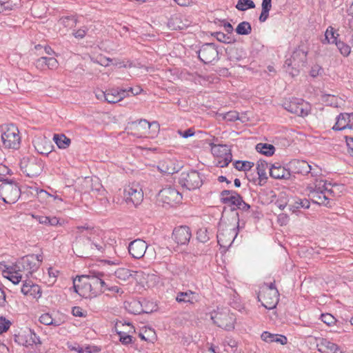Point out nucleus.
<instances>
[{
	"label": "nucleus",
	"instance_id": "1",
	"mask_svg": "<svg viewBox=\"0 0 353 353\" xmlns=\"http://www.w3.org/2000/svg\"><path fill=\"white\" fill-rule=\"evenodd\" d=\"M77 236L73 245V250L79 257H89L97 252H102L104 244L94 240L95 230L88 225L77 227Z\"/></svg>",
	"mask_w": 353,
	"mask_h": 353
},
{
	"label": "nucleus",
	"instance_id": "2",
	"mask_svg": "<svg viewBox=\"0 0 353 353\" xmlns=\"http://www.w3.org/2000/svg\"><path fill=\"white\" fill-rule=\"evenodd\" d=\"M1 137L3 146L8 149H18L20 145L21 138L18 128L13 124L2 126Z\"/></svg>",
	"mask_w": 353,
	"mask_h": 353
},
{
	"label": "nucleus",
	"instance_id": "3",
	"mask_svg": "<svg viewBox=\"0 0 353 353\" xmlns=\"http://www.w3.org/2000/svg\"><path fill=\"white\" fill-rule=\"evenodd\" d=\"M21 190L13 180L4 181L0 185V198L6 203H14L20 197Z\"/></svg>",
	"mask_w": 353,
	"mask_h": 353
},
{
	"label": "nucleus",
	"instance_id": "4",
	"mask_svg": "<svg viewBox=\"0 0 353 353\" xmlns=\"http://www.w3.org/2000/svg\"><path fill=\"white\" fill-rule=\"evenodd\" d=\"M21 170L29 177L39 176L43 168V164L40 159L35 157H24L20 161Z\"/></svg>",
	"mask_w": 353,
	"mask_h": 353
},
{
	"label": "nucleus",
	"instance_id": "5",
	"mask_svg": "<svg viewBox=\"0 0 353 353\" xmlns=\"http://www.w3.org/2000/svg\"><path fill=\"white\" fill-rule=\"evenodd\" d=\"M179 183L188 190H194L200 188L203 181L200 173L196 170L183 172L180 174Z\"/></svg>",
	"mask_w": 353,
	"mask_h": 353
},
{
	"label": "nucleus",
	"instance_id": "6",
	"mask_svg": "<svg viewBox=\"0 0 353 353\" xmlns=\"http://www.w3.org/2000/svg\"><path fill=\"white\" fill-rule=\"evenodd\" d=\"M211 319L214 324L225 330H232L234 328L235 317L228 310L215 312L211 314Z\"/></svg>",
	"mask_w": 353,
	"mask_h": 353
},
{
	"label": "nucleus",
	"instance_id": "7",
	"mask_svg": "<svg viewBox=\"0 0 353 353\" xmlns=\"http://www.w3.org/2000/svg\"><path fill=\"white\" fill-rule=\"evenodd\" d=\"M284 108L298 116L305 117L310 110V105L301 99L292 98L283 103Z\"/></svg>",
	"mask_w": 353,
	"mask_h": 353
},
{
	"label": "nucleus",
	"instance_id": "8",
	"mask_svg": "<svg viewBox=\"0 0 353 353\" xmlns=\"http://www.w3.org/2000/svg\"><path fill=\"white\" fill-rule=\"evenodd\" d=\"M159 199L163 204L174 206L182 201V194L175 188L165 187L159 192Z\"/></svg>",
	"mask_w": 353,
	"mask_h": 353
},
{
	"label": "nucleus",
	"instance_id": "9",
	"mask_svg": "<svg viewBox=\"0 0 353 353\" xmlns=\"http://www.w3.org/2000/svg\"><path fill=\"white\" fill-rule=\"evenodd\" d=\"M279 293L277 290H261L258 295L259 301L261 302L262 305L268 310H272L276 307L279 303Z\"/></svg>",
	"mask_w": 353,
	"mask_h": 353
},
{
	"label": "nucleus",
	"instance_id": "10",
	"mask_svg": "<svg viewBox=\"0 0 353 353\" xmlns=\"http://www.w3.org/2000/svg\"><path fill=\"white\" fill-rule=\"evenodd\" d=\"M321 183L322 182H316L314 188H310L309 196L314 203L330 207L332 199L326 194V192L321 191Z\"/></svg>",
	"mask_w": 353,
	"mask_h": 353
},
{
	"label": "nucleus",
	"instance_id": "11",
	"mask_svg": "<svg viewBox=\"0 0 353 353\" xmlns=\"http://www.w3.org/2000/svg\"><path fill=\"white\" fill-rule=\"evenodd\" d=\"M198 54L199 59L205 64L219 59V52L215 45L212 43L203 44L198 51Z\"/></svg>",
	"mask_w": 353,
	"mask_h": 353
},
{
	"label": "nucleus",
	"instance_id": "12",
	"mask_svg": "<svg viewBox=\"0 0 353 353\" xmlns=\"http://www.w3.org/2000/svg\"><path fill=\"white\" fill-rule=\"evenodd\" d=\"M104 275L103 272L95 271H90L89 274L85 275L92 288L94 294L97 296L103 292L106 288V283L103 279Z\"/></svg>",
	"mask_w": 353,
	"mask_h": 353
},
{
	"label": "nucleus",
	"instance_id": "13",
	"mask_svg": "<svg viewBox=\"0 0 353 353\" xmlns=\"http://www.w3.org/2000/svg\"><path fill=\"white\" fill-rule=\"evenodd\" d=\"M123 196L128 203H132L136 206L142 201L143 193L138 185L132 184L125 188Z\"/></svg>",
	"mask_w": 353,
	"mask_h": 353
},
{
	"label": "nucleus",
	"instance_id": "14",
	"mask_svg": "<svg viewBox=\"0 0 353 353\" xmlns=\"http://www.w3.org/2000/svg\"><path fill=\"white\" fill-rule=\"evenodd\" d=\"M307 54L306 51L299 47L294 50L291 57L285 61V65L293 69L303 66L307 61Z\"/></svg>",
	"mask_w": 353,
	"mask_h": 353
},
{
	"label": "nucleus",
	"instance_id": "15",
	"mask_svg": "<svg viewBox=\"0 0 353 353\" xmlns=\"http://www.w3.org/2000/svg\"><path fill=\"white\" fill-rule=\"evenodd\" d=\"M151 126H154L159 128V124L157 121L150 123L146 119H140L139 121H134L130 125V129L134 130V132H131L132 134L141 137L146 134V132Z\"/></svg>",
	"mask_w": 353,
	"mask_h": 353
},
{
	"label": "nucleus",
	"instance_id": "16",
	"mask_svg": "<svg viewBox=\"0 0 353 353\" xmlns=\"http://www.w3.org/2000/svg\"><path fill=\"white\" fill-rule=\"evenodd\" d=\"M237 232L235 228H226L220 230L217 234V241L221 247H230L234 241Z\"/></svg>",
	"mask_w": 353,
	"mask_h": 353
},
{
	"label": "nucleus",
	"instance_id": "17",
	"mask_svg": "<svg viewBox=\"0 0 353 353\" xmlns=\"http://www.w3.org/2000/svg\"><path fill=\"white\" fill-rule=\"evenodd\" d=\"M43 260L41 255L31 254L21 259V265L23 269L28 271V274H32L37 271Z\"/></svg>",
	"mask_w": 353,
	"mask_h": 353
},
{
	"label": "nucleus",
	"instance_id": "18",
	"mask_svg": "<svg viewBox=\"0 0 353 353\" xmlns=\"http://www.w3.org/2000/svg\"><path fill=\"white\" fill-rule=\"evenodd\" d=\"M213 152L220 153L216 162V165L220 168H224L228 165V164L232 160V154L230 150L226 145H219L212 149Z\"/></svg>",
	"mask_w": 353,
	"mask_h": 353
},
{
	"label": "nucleus",
	"instance_id": "19",
	"mask_svg": "<svg viewBox=\"0 0 353 353\" xmlns=\"http://www.w3.org/2000/svg\"><path fill=\"white\" fill-rule=\"evenodd\" d=\"M182 165L174 159H166L161 161L158 165L159 170L165 174H173L179 172Z\"/></svg>",
	"mask_w": 353,
	"mask_h": 353
},
{
	"label": "nucleus",
	"instance_id": "20",
	"mask_svg": "<svg viewBox=\"0 0 353 353\" xmlns=\"http://www.w3.org/2000/svg\"><path fill=\"white\" fill-rule=\"evenodd\" d=\"M147 248L148 245L145 241L139 239L134 240L128 245L129 253L134 259L142 258Z\"/></svg>",
	"mask_w": 353,
	"mask_h": 353
},
{
	"label": "nucleus",
	"instance_id": "21",
	"mask_svg": "<svg viewBox=\"0 0 353 353\" xmlns=\"http://www.w3.org/2000/svg\"><path fill=\"white\" fill-rule=\"evenodd\" d=\"M192 236L191 231L188 226H180L174 228L172 238L179 245H185L190 241Z\"/></svg>",
	"mask_w": 353,
	"mask_h": 353
},
{
	"label": "nucleus",
	"instance_id": "22",
	"mask_svg": "<svg viewBox=\"0 0 353 353\" xmlns=\"http://www.w3.org/2000/svg\"><path fill=\"white\" fill-rule=\"evenodd\" d=\"M221 201L223 204H227L230 206H236L241 201L242 196L236 191L233 190H223L221 194Z\"/></svg>",
	"mask_w": 353,
	"mask_h": 353
},
{
	"label": "nucleus",
	"instance_id": "23",
	"mask_svg": "<svg viewBox=\"0 0 353 353\" xmlns=\"http://www.w3.org/2000/svg\"><path fill=\"white\" fill-rule=\"evenodd\" d=\"M78 282L81 283V288L78 290V294L79 296L85 299H91L97 296V294H94L92 288L85 275L78 276Z\"/></svg>",
	"mask_w": 353,
	"mask_h": 353
},
{
	"label": "nucleus",
	"instance_id": "24",
	"mask_svg": "<svg viewBox=\"0 0 353 353\" xmlns=\"http://www.w3.org/2000/svg\"><path fill=\"white\" fill-rule=\"evenodd\" d=\"M270 175L276 179H290L291 176L290 171L285 169V167L279 163L272 164L269 168Z\"/></svg>",
	"mask_w": 353,
	"mask_h": 353
},
{
	"label": "nucleus",
	"instance_id": "25",
	"mask_svg": "<svg viewBox=\"0 0 353 353\" xmlns=\"http://www.w3.org/2000/svg\"><path fill=\"white\" fill-rule=\"evenodd\" d=\"M21 292L26 296L38 299L41 296V290L39 285L31 281H26L21 287Z\"/></svg>",
	"mask_w": 353,
	"mask_h": 353
},
{
	"label": "nucleus",
	"instance_id": "26",
	"mask_svg": "<svg viewBox=\"0 0 353 353\" xmlns=\"http://www.w3.org/2000/svg\"><path fill=\"white\" fill-rule=\"evenodd\" d=\"M188 20L184 19L181 14L173 15L168 21V26L172 30H183L190 26Z\"/></svg>",
	"mask_w": 353,
	"mask_h": 353
},
{
	"label": "nucleus",
	"instance_id": "27",
	"mask_svg": "<svg viewBox=\"0 0 353 353\" xmlns=\"http://www.w3.org/2000/svg\"><path fill=\"white\" fill-rule=\"evenodd\" d=\"M290 167L294 173L307 174L311 171V165L303 160H293L290 162Z\"/></svg>",
	"mask_w": 353,
	"mask_h": 353
},
{
	"label": "nucleus",
	"instance_id": "28",
	"mask_svg": "<svg viewBox=\"0 0 353 353\" xmlns=\"http://www.w3.org/2000/svg\"><path fill=\"white\" fill-rule=\"evenodd\" d=\"M126 97V90L111 89L106 90V101L110 103H115Z\"/></svg>",
	"mask_w": 353,
	"mask_h": 353
},
{
	"label": "nucleus",
	"instance_id": "29",
	"mask_svg": "<svg viewBox=\"0 0 353 353\" xmlns=\"http://www.w3.org/2000/svg\"><path fill=\"white\" fill-rule=\"evenodd\" d=\"M261 338L263 341L268 343L275 342L281 345H285L288 342V339L285 336L272 334L267 331H265L261 334Z\"/></svg>",
	"mask_w": 353,
	"mask_h": 353
},
{
	"label": "nucleus",
	"instance_id": "30",
	"mask_svg": "<svg viewBox=\"0 0 353 353\" xmlns=\"http://www.w3.org/2000/svg\"><path fill=\"white\" fill-rule=\"evenodd\" d=\"M318 350L322 353H336L339 348V346L330 342V341L322 339L317 344Z\"/></svg>",
	"mask_w": 353,
	"mask_h": 353
},
{
	"label": "nucleus",
	"instance_id": "31",
	"mask_svg": "<svg viewBox=\"0 0 353 353\" xmlns=\"http://www.w3.org/2000/svg\"><path fill=\"white\" fill-rule=\"evenodd\" d=\"M351 113H341L336 117V122L332 127L334 130H343L348 128Z\"/></svg>",
	"mask_w": 353,
	"mask_h": 353
},
{
	"label": "nucleus",
	"instance_id": "32",
	"mask_svg": "<svg viewBox=\"0 0 353 353\" xmlns=\"http://www.w3.org/2000/svg\"><path fill=\"white\" fill-rule=\"evenodd\" d=\"M176 300L179 303H193L195 299V293L191 290L187 292H180L177 294Z\"/></svg>",
	"mask_w": 353,
	"mask_h": 353
},
{
	"label": "nucleus",
	"instance_id": "33",
	"mask_svg": "<svg viewBox=\"0 0 353 353\" xmlns=\"http://www.w3.org/2000/svg\"><path fill=\"white\" fill-rule=\"evenodd\" d=\"M53 141L60 149H65L70 145L71 141L63 134H54Z\"/></svg>",
	"mask_w": 353,
	"mask_h": 353
},
{
	"label": "nucleus",
	"instance_id": "34",
	"mask_svg": "<svg viewBox=\"0 0 353 353\" xmlns=\"http://www.w3.org/2000/svg\"><path fill=\"white\" fill-rule=\"evenodd\" d=\"M256 150L257 152L268 157L272 156L275 152L274 145L262 143H258L256 145Z\"/></svg>",
	"mask_w": 353,
	"mask_h": 353
},
{
	"label": "nucleus",
	"instance_id": "35",
	"mask_svg": "<svg viewBox=\"0 0 353 353\" xmlns=\"http://www.w3.org/2000/svg\"><path fill=\"white\" fill-rule=\"evenodd\" d=\"M310 208V201L306 199H297L294 200L292 204L290 205V209L295 212L300 208L308 209Z\"/></svg>",
	"mask_w": 353,
	"mask_h": 353
},
{
	"label": "nucleus",
	"instance_id": "36",
	"mask_svg": "<svg viewBox=\"0 0 353 353\" xmlns=\"http://www.w3.org/2000/svg\"><path fill=\"white\" fill-rule=\"evenodd\" d=\"M269 168L268 163L265 161H259L257 163L256 170L260 180L267 179L266 170Z\"/></svg>",
	"mask_w": 353,
	"mask_h": 353
},
{
	"label": "nucleus",
	"instance_id": "37",
	"mask_svg": "<svg viewBox=\"0 0 353 353\" xmlns=\"http://www.w3.org/2000/svg\"><path fill=\"white\" fill-rule=\"evenodd\" d=\"M91 190L94 194L103 195L105 190L101 183L99 178L94 177L91 179Z\"/></svg>",
	"mask_w": 353,
	"mask_h": 353
},
{
	"label": "nucleus",
	"instance_id": "38",
	"mask_svg": "<svg viewBox=\"0 0 353 353\" xmlns=\"http://www.w3.org/2000/svg\"><path fill=\"white\" fill-rule=\"evenodd\" d=\"M251 25L248 21L241 22L236 28V32L239 35H248L251 32Z\"/></svg>",
	"mask_w": 353,
	"mask_h": 353
},
{
	"label": "nucleus",
	"instance_id": "39",
	"mask_svg": "<svg viewBox=\"0 0 353 353\" xmlns=\"http://www.w3.org/2000/svg\"><path fill=\"white\" fill-rule=\"evenodd\" d=\"M132 271L127 268H118L115 271V276L121 281H127L132 276Z\"/></svg>",
	"mask_w": 353,
	"mask_h": 353
},
{
	"label": "nucleus",
	"instance_id": "40",
	"mask_svg": "<svg viewBox=\"0 0 353 353\" xmlns=\"http://www.w3.org/2000/svg\"><path fill=\"white\" fill-rule=\"evenodd\" d=\"M77 19L74 16H66L61 17L59 22L61 25L68 28H72L77 24Z\"/></svg>",
	"mask_w": 353,
	"mask_h": 353
},
{
	"label": "nucleus",
	"instance_id": "41",
	"mask_svg": "<svg viewBox=\"0 0 353 353\" xmlns=\"http://www.w3.org/2000/svg\"><path fill=\"white\" fill-rule=\"evenodd\" d=\"M255 4L252 0H238L236 8L240 11H245L250 8H254Z\"/></svg>",
	"mask_w": 353,
	"mask_h": 353
},
{
	"label": "nucleus",
	"instance_id": "42",
	"mask_svg": "<svg viewBox=\"0 0 353 353\" xmlns=\"http://www.w3.org/2000/svg\"><path fill=\"white\" fill-rule=\"evenodd\" d=\"M254 166V163L250 161H236L234 167L236 170L241 171L250 170Z\"/></svg>",
	"mask_w": 353,
	"mask_h": 353
},
{
	"label": "nucleus",
	"instance_id": "43",
	"mask_svg": "<svg viewBox=\"0 0 353 353\" xmlns=\"http://www.w3.org/2000/svg\"><path fill=\"white\" fill-rule=\"evenodd\" d=\"M335 44L341 54L344 57H347L350 54L351 48L347 44L341 41H336Z\"/></svg>",
	"mask_w": 353,
	"mask_h": 353
},
{
	"label": "nucleus",
	"instance_id": "44",
	"mask_svg": "<svg viewBox=\"0 0 353 353\" xmlns=\"http://www.w3.org/2000/svg\"><path fill=\"white\" fill-rule=\"evenodd\" d=\"M119 324L117 323L115 329L119 336V341L125 345H128L132 342V336L130 334H125L124 332L118 330Z\"/></svg>",
	"mask_w": 353,
	"mask_h": 353
},
{
	"label": "nucleus",
	"instance_id": "45",
	"mask_svg": "<svg viewBox=\"0 0 353 353\" xmlns=\"http://www.w3.org/2000/svg\"><path fill=\"white\" fill-rule=\"evenodd\" d=\"M325 39L327 41L328 43H336V41H338L336 39V37H335V31L334 29L330 26L325 33Z\"/></svg>",
	"mask_w": 353,
	"mask_h": 353
},
{
	"label": "nucleus",
	"instance_id": "46",
	"mask_svg": "<svg viewBox=\"0 0 353 353\" xmlns=\"http://www.w3.org/2000/svg\"><path fill=\"white\" fill-rule=\"evenodd\" d=\"M28 336L30 337L29 339H27L26 341V343H23V345H24L25 346L28 347L33 344L37 345L41 343L39 337L34 332L30 330Z\"/></svg>",
	"mask_w": 353,
	"mask_h": 353
},
{
	"label": "nucleus",
	"instance_id": "47",
	"mask_svg": "<svg viewBox=\"0 0 353 353\" xmlns=\"http://www.w3.org/2000/svg\"><path fill=\"white\" fill-rule=\"evenodd\" d=\"M244 57V53L242 49H232L230 51V59L234 61H240Z\"/></svg>",
	"mask_w": 353,
	"mask_h": 353
},
{
	"label": "nucleus",
	"instance_id": "48",
	"mask_svg": "<svg viewBox=\"0 0 353 353\" xmlns=\"http://www.w3.org/2000/svg\"><path fill=\"white\" fill-rule=\"evenodd\" d=\"M212 35L215 37L219 41L225 43H230L232 42V38L228 36V34H225L221 32H215L212 34Z\"/></svg>",
	"mask_w": 353,
	"mask_h": 353
},
{
	"label": "nucleus",
	"instance_id": "49",
	"mask_svg": "<svg viewBox=\"0 0 353 353\" xmlns=\"http://www.w3.org/2000/svg\"><path fill=\"white\" fill-rule=\"evenodd\" d=\"M206 229H199L196 232V238L201 243H205L209 240Z\"/></svg>",
	"mask_w": 353,
	"mask_h": 353
},
{
	"label": "nucleus",
	"instance_id": "50",
	"mask_svg": "<svg viewBox=\"0 0 353 353\" xmlns=\"http://www.w3.org/2000/svg\"><path fill=\"white\" fill-rule=\"evenodd\" d=\"M11 325V322L5 317L0 316V334L6 332Z\"/></svg>",
	"mask_w": 353,
	"mask_h": 353
},
{
	"label": "nucleus",
	"instance_id": "51",
	"mask_svg": "<svg viewBox=\"0 0 353 353\" xmlns=\"http://www.w3.org/2000/svg\"><path fill=\"white\" fill-rule=\"evenodd\" d=\"M9 274L10 275L6 276V277L8 278L10 281H11L12 283L18 284L21 281L22 276L18 272H14V274L9 272Z\"/></svg>",
	"mask_w": 353,
	"mask_h": 353
},
{
	"label": "nucleus",
	"instance_id": "52",
	"mask_svg": "<svg viewBox=\"0 0 353 353\" xmlns=\"http://www.w3.org/2000/svg\"><path fill=\"white\" fill-rule=\"evenodd\" d=\"M224 119L229 121H235L240 119L239 112L236 111H230L227 112L224 116Z\"/></svg>",
	"mask_w": 353,
	"mask_h": 353
},
{
	"label": "nucleus",
	"instance_id": "53",
	"mask_svg": "<svg viewBox=\"0 0 353 353\" xmlns=\"http://www.w3.org/2000/svg\"><path fill=\"white\" fill-rule=\"evenodd\" d=\"M35 65L38 69L44 70L47 67V57H42L37 59Z\"/></svg>",
	"mask_w": 353,
	"mask_h": 353
},
{
	"label": "nucleus",
	"instance_id": "54",
	"mask_svg": "<svg viewBox=\"0 0 353 353\" xmlns=\"http://www.w3.org/2000/svg\"><path fill=\"white\" fill-rule=\"evenodd\" d=\"M39 321L46 325H50L52 323V316L48 314V313H46V314H43L40 317H39Z\"/></svg>",
	"mask_w": 353,
	"mask_h": 353
},
{
	"label": "nucleus",
	"instance_id": "55",
	"mask_svg": "<svg viewBox=\"0 0 353 353\" xmlns=\"http://www.w3.org/2000/svg\"><path fill=\"white\" fill-rule=\"evenodd\" d=\"M321 320L325 324L330 325L335 323L334 317L330 314H325L321 315Z\"/></svg>",
	"mask_w": 353,
	"mask_h": 353
},
{
	"label": "nucleus",
	"instance_id": "56",
	"mask_svg": "<svg viewBox=\"0 0 353 353\" xmlns=\"http://www.w3.org/2000/svg\"><path fill=\"white\" fill-rule=\"evenodd\" d=\"M345 141L347 147V152L353 157V137L351 136H345Z\"/></svg>",
	"mask_w": 353,
	"mask_h": 353
},
{
	"label": "nucleus",
	"instance_id": "57",
	"mask_svg": "<svg viewBox=\"0 0 353 353\" xmlns=\"http://www.w3.org/2000/svg\"><path fill=\"white\" fill-rule=\"evenodd\" d=\"M59 63L55 58L47 57V68L50 70L56 69Z\"/></svg>",
	"mask_w": 353,
	"mask_h": 353
},
{
	"label": "nucleus",
	"instance_id": "58",
	"mask_svg": "<svg viewBox=\"0 0 353 353\" xmlns=\"http://www.w3.org/2000/svg\"><path fill=\"white\" fill-rule=\"evenodd\" d=\"M178 133L185 139H187L188 137H190L194 134V131L192 128H188V130L185 131L179 130Z\"/></svg>",
	"mask_w": 353,
	"mask_h": 353
},
{
	"label": "nucleus",
	"instance_id": "59",
	"mask_svg": "<svg viewBox=\"0 0 353 353\" xmlns=\"http://www.w3.org/2000/svg\"><path fill=\"white\" fill-rule=\"evenodd\" d=\"M322 70L323 69L321 66L316 65L312 68L310 70V75L313 77H316L321 74Z\"/></svg>",
	"mask_w": 353,
	"mask_h": 353
},
{
	"label": "nucleus",
	"instance_id": "60",
	"mask_svg": "<svg viewBox=\"0 0 353 353\" xmlns=\"http://www.w3.org/2000/svg\"><path fill=\"white\" fill-rule=\"evenodd\" d=\"M87 30H88L85 28H80L76 32H74L73 33V35L77 39H83L85 36Z\"/></svg>",
	"mask_w": 353,
	"mask_h": 353
},
{
	"label": "nucleus",
	"instance_id": "61",
	"mask_svg": "<svg viewBox=\"0 0 353 353\" xmlns=\"http://www.w3.org/2000/svg\"><path fill=\"white\" fill-rule=\"evenodd\" d=\"M72 313L74 316H85L84 312L80 307H74L72 308Z\"/></svg>",
	"mask_w": 353,
	"mask_h": 353
},
{
	"label": "nucleus",
	"instance_id": "62",
	"mask_svg": "<svg viewBox=\"0 0 353 353\" xmlns=\"http://www.w3.org/2000/svg\"><path fill=\"white\" fill-rule=\"evenodd\" d=\"M47 225H52V226H57V225H61V223H60V221L58 218H57L56 216H48V224Z\"/></svg>",
	"mask_w": 353,
	"mask_h": 353
},
{
	"label": "nucleus",
	"instance_id": "63",
	"mask_svg": "<svg viewBox=\"0 0 353 353\" xmlns=\"http://www.w3.org/2000/svg\"><path fill=\"white\" fill-rule=\"evenodd\" d=\"M239 210H241L244 212H247L250 210V205L249 204H248L247 203H245L243 200V198L241 199V201L239 202V203L237 205V208Z\"/></svg>",
	"mask_w": 353,
	"mask_h": 353
},
{
	"label": "nucleus",
	"instance_id": "64",
	"mask_svg": "<svg viewBox=\"0 0 353 353\" xmlns=\"http://www.w3.org/2000/svg\"><path fill=\"white\" fill-rule=\"evenodd\" d=\"M269 10L262 9L261 13L259 16L260 22H265L269 17Z\"/></svg>",
	"mask_w": 353,
	"mask_h": 353
}]
</instances>
